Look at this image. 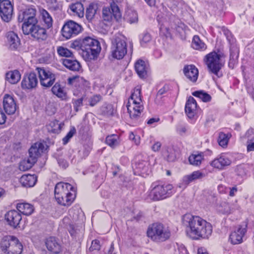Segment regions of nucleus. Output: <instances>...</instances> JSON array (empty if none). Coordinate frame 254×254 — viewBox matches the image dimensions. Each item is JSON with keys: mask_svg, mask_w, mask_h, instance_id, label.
Here are the masks:
<instances>
[{"mask_svg": "<svg viewBox=\"0 0 254 254\" xmlns=\"http://www.w3.org/2000/svg\"><path fill=\"white\" fill-rule=\"evenodd\" d=\"M6 119L5 115L2 111L1 108H0V124H3L5 122Z\"/></svg>", "mask_w": 254, "mask_h": 254, "instance_id": "60", "label": "nucleus"}, {"mask_svg": "<svg viewBox=\"0 0 254 254\" xmlns=\"http://www.w3.org/2000/svg\"><path fill=\"white\" fill-rule=\"evenodd\" d=\"M128 102L136 103L138 104L140 103H142L141 97V89L140 87H137L134 88L133 92L128 99Z\"/></svg>", "mask_w": 254, "mask_h": 254, "instance_id": "38", "label": "nucleus"}, {"mask_svg": "<svg viewBox=\"0 0 254 254\" xmlns=\"http://www.w3.org/2000/svg\"><path fill=\"white\" fill-rule=\"evenodd\" d=\"M128 113L131 119L136 120L139 117L144 109L142 103L128 102L127 105Z\"/></svg>", "mask_w": 254, "mask_h": 254, "instance_id": "19", "label": "nucleus"}, {"mask_svg": "<svg viewBox=\"0 0 254 254\" xmlns=\"http://www.w3.org/2000/svg\"><path fill=\"white\" fill-rule=\"evenodd\" d=\"M101 49L100 43L97 40L87 37L82 40V56L87 60H94L96 58Z\"/></svg>", "mask_w": 254, "mask_h": 254, "instance_id": "2", "label": "nucleus"}, {"mask_svg": "<svg viewBox=\"0 0 254 254\" xmlns=\"http://www.w3.org/2000/svg\"><path fill=\"white\" fill-rule=\"evenodd\" d=\"M36 162L32 158L29 157L27 160L22 161L19 165V169L22 171H25L30 169Z\"/></svg>", "mask_w": 254, "mask_h": 254, "instance_id": "41", "label": "nucleus"}, {"mask_svg": "<svg viewBox=\"0 0 254 254\" xmlns=\"http://www.w3.org/2000/svg\"><path fill=\"white\" fill-rule=\"evenodd\" d=\"M197 104L195 99L190 96L189 97L185 106V112L190 118H192L195 114Z\"/></svg>", "mask_w": 254, "mask_h": 254, "instance_id": "26", "label": "nucleus"}, {"mask_svg": "<svg viewBox=\"0 0 254 254\" xmlns=\"http://www.w3.org/2000/svg\"><path fill=\"white\" fill-rule=\"evenodd\" d=\"M220 55L213 52L205 56L206 64L209 70L214 74L217 75L218 73L222 66L220 62Z\"/></svg>", "mask_w": 254, "mask_h": 254, "instance_id": "10", "label": "nucleus"}, {"mask_svg": "<svg viewBox=\"0 0 254 254\" xmlns=\"http://www.w3.org/2000/svg\"><path fill=\"white\" fill-rule=\"evenodd\" d=\"M75 133V129L74 128L71 129L67 133L66 136L63 139V143L66 144L69 139L73 136V134Z\"/></svg>", "mask_w": 254, "mask_h": 254, "instance_id": "51", "label": "nucleus"}, {"mask_svg": "<svg viewBox=\"0 0 254 254\" xmlns=\"http://www.w3.org/2000/svg\"><path fill=\"white\" fill-rule=\"evenodd\" d=\"M231 164V160L224 154H221L210 163L211 166L219 170H223L226 167L230 165Z\"/></svg>", "mask_w": 254, "mask_h": 254, "instance_id": "21", "label": "nucleus"}, {"mask_svg": "<svg viewBox=\"0 0 254 254\" xmlns=\"http://www.w3.org/2000/svg\"><path fill=\"white\" fill-rule=\"evenodd\" d=\"M63 64L67 68L72 71H79L81 68L80 63L76 60L65 59L63 60Z\"/></svg>", "mask_w": 254, "mask_h": 254, "instance_id": "31", "label": "nucleus"}, {"mask_svg": "<svg viewBox=\"0 0 254 254\" xmlns=\"http://www.w3.org/2000/svg\"><path fill=\"white\" fill-rule=\"evenodd\" d=\"M247 223L243 222L230 235V241L231 243L236 245L241 243L243 238L247 232Z\"/></svg>", "mask_w": 254, "mask_h": 254, "instance_id": "16", "label": "nucleus"}, {"mask_svg": "<svg viewBox=\"0 0 254 254\" xmlns=\"http://www.w3.org/2000/svg\"><path fill=\"white\" fill-rule=\"evenodd\" d=\"M82 30V26L80 24L72 20H69L63 25L62 34L63 37L68 39L77 35Z\"/></svg>", "mask_w": 254, "mask_h": 254, "instance_id": "9", "label": "nucleus"}, {"mask_svg": "<svg viewBox=\"0 0 254 254\" xmlns=\"http://www.w3.org/2000/svg\"><path fill=\"white\" fill-rule=\"evenodd\" d=\"M100 247L101 246L100 241L98 240H94L92 242L91 247L89 248V250L91 251L93 250H99Z\"/></svg>", "mask_w": 254, "mask_h": 254, "instance_id": "55", "label": "nucleus"}, {"mask_svg": "<svg viewBox=\"0 0 254 254\" xmlns=\"http://www.w3.org/2000/svg\"><path fill=\"white\" fill-rule=\"evenodd\" d=\"M119 136L117 134H111L108 135L106 138V143L109 146L112 148H114L119 144Z\"/></svg>", "mask_w": 254, "mask_h": 254, "instance_id": "44", "label": "nucleus"}, {"mask_svg": "<svg viewBox=\"0 0 254 254\" xmlns=\"http://www.w3.org/2000/svg\"><path fill=\"white\" fill-rule=\"evenodd\" d=\"M135 70L141 78H145L148 70V66L147 64L142 60H137L134 64Z\"/></svg>", "mask_w": 254, "mask_h": 254, "instance_id": "25", "label": "nucleus"}, {"mask_svg": "<svg viewBox=\"0 0 254 254\" xmlns=\"http://www.w3.org/2000/svg\"><path fill=\"white\" fill-rule=\"evenodd\" d=\"M125 19L130 24L136 23L138 21V15L136 11L128 10L126 12Z\"/></svg>", "mask_w": 254, "mask_h": 254, "instance_id": "42", "label": "nucleus"}, {"mask_svg": "<svg viewBox=\"0 0 254 254\" xmlns=\"http://www.w3.org/2000/svg\"><path fill=\"white\" fill-rule=\"evenodd\" d=\"M236 170L239 176H244L246 175L247 172L243 166L240 165L237 166Z\"/></svg>", "mask_w": 254, "mask_h": 254, "instance_id": "57", "label": "nucleus"}, {"mask_svg": "<svg viewBox=\"0 0 254 254\" xmlns=\"http://www.w3.org/2000/svg\"><path fill=\"white\" fill-rule=\"evenodd\" d=\"M236 57V58H238V51L236 49H230V58Z\"/></svg>", "mask_w": 254, "mask_h": 254, "instance_id": "62", "label": "nucleus"}, {"mask_svg": "<svg viewBox=\"0 0 254 254\" xmlns=\"http://www.w3.org/2000/svg\"><path fill=\"white\" fill-rule=\"evenodd\" d=\"M40 15L45 26L48 28L52 27L53 25V18L50 13L45 9L40 10Z\"/></svg>", "mask_w": 254, "mask_h": 254, "instance_id": "36", "label": "nucleus"}, {"mask_svg": "<svg viewBox=\"0 0 254 254\" xmlns=\"http://www.w3.org/2000/svg\"><path fill=\"white\" fill-rule=\"evenodd\" d=\"M37 84L38 79L36 74L31 72L23 77L21 82V87L23 89H31L36 87Z\"/></svg>", "mask_w": 254, "mask_h": 254, "instance_id": "20", "label": "nucleus"}, {"mask_svg": "<svg viewBox=\"0 0 254 254\" xmlns=\"http://www.w3.org/2000/svg\"><path fill=\"white\" fill-rule=\"evenodd\" d=\"M204 177V174L199 171H194L191 174L186 175L184 177L183 182L185 185L187 186L190 182L202 178Z\"/></svg>", "mask_w": 254, "mask_h": 254, "instance_id": "33", "label": "nucleus"}, {"mask_svg": "<svg viewBox=\"0 0 254 254\" xmlns=\"http://www.w3.org/2000/svg\"><path fill=\"white\" fill-rule=\"evenodd\" d=\"M129 138L130 140L134 141L136 145L140 143V137L138 135H135L133 132L129 133Z\"/></svg>", "mask_w": 254, "mask_h": 254, "instance_id": "56", "label": "nucleus"}, {"mask_svg": "<svg viewBox=\"0 0 254 254\" xmlns=\"http://www.w3.org/2000/svg\"><path fill=\"white\" fill-rule=\"evenodd\" d=\"M203 159V155L202 153L198 154H191L189 158L190 164L194 166H198L201 163Z\"/></svg>", "mask_w": 254, "mask_h": 254, "instance_id": "43", "label": "nucleus"}, {"mask_svg": "<svg viewBox=\"0 0 254 254\" xmlns=\"http://www.w3.org/2000/svg\"><path fill=\"white\" fill-rule=\"evenodd\" d=\"M173 16L169 14H160L157 16V21L160 26V31L161 34L168 37L170 35L169 28L170 20Z\"/></svg>", "mask_w": 254, "mask_h": 254, "instance_id": "14", "label": "nucleus"}, {"mask_svg": "<svg viewBox=\"0 0 254 254\" xmlns=\"http://www.w3.org/2000/svg\"><path fill=\"white\" fill-rule=\"evenodd\" d=\"M191 46L194 49L197 50H204L207 48L205 44L200 39L197 35L194 36Z\"/></svg>", "mask_w": 254, "mask_h": 254, "instance_id": "40", "label": "nucleus"}, {"mask_svg": "<svg viewBox=\"0 0 254 254\" xmlns=\"http://www.w3.org/2000/svg\"><path fill=\"white\" fill-rule=\"evenodd\" d=\"M2 251L5 254H21L23 246L18 239L14 236H6L0 242Z\"/></svg>", "mask_w": 254, "mask_h": 254, "instance_id": "4", "label": "nucleus"}, {"mask_svg": "<svg viewBox=\"0 0 254 254\" xmlns=\"http://www.w3.org/2000/svg\"><path fill=\"white\" fill-rule=\"evenodd\" d=\"M247 149L248 152L254 151V137L248 138L247 142Z\"/></svg>", "mask_w": 254, "mask_h": 254, "instance_id": "54", "label": "nucleus"}, {"mask_svg": "<svg viewBox=\"0 0 254 254\" xmlns=\"http://www.w3.org/2000/svg\"><path fill=\"white\" fill-rule=\"evenodd\" d=\"M168 89V87L167 86H164L162 88H161L157 92V96L159 97L161 96L165 93L167 92ZM161 97H160L161 98Z\"/></svg>", "mask_w": 254, "mask_h": 254, "instance_id": "59", "label": "nucleus"}, {"mask_svg": "<svg viewBox=\"0 0 254 254\" xmlns=\"http://www.w3.org/2000/svg\"><path fill=\"white\" fill-rule=\"evenodd\" d=\"M52 93L58 97L62 99H65L66 96V92L59 82H56L52 88Z\"/></svg>", "mask_w": 254, "mask_h": 254, "instance_id": "35", "label": "nucleus"}, {"mask_svg": "<svg viewBox=\"0 0 254 254\" xmlns=\"http://www.w3.org/2000/svg\"><path fill=\"white\" fill-rule=\"evenodd\" d=\"M36 181L37 177L34 175H23L20 179V183L25 187H32L34 186Z\"/></svg>", "mask_w": 254, "mask_h": 254, "instance_id": "29", "label": "nucleus"}, {"mask_svg": "<svg viewBox=\"0 0 254 254\" xmlns=\"http://www.w3.org/2000/svg\"><path fill=\"white\" fill-rule=\"evenodd\" d=\"M102 112L105 115L110 116L113 114L114 109L111 105H107L106 106L102 107Z\"/></svg>", "mask_w": 254, "mask_h": 254, "instance_id": "52", "label": "nucleus"}, {"mask_svg": "<svg viewBox=\"0 0 254 254\" xmlns=\"http://www.w3.org/2000/svg\"><path fill=\"white\" fill-rule=\"evenodd\" d=\"M6 37L10 48L13 50L17 49L20 44L17 35L13 31H10L7 33Z\"/></svg>", "mask_w": 254, "mask_h": 254, "instance_id": "27", "label": "nucleus"}, {"mask_svg": "<svg viewBox=\"0 0 254 254\" xmlns=\"http://www.w3.org/2000/svg\"><path fill=\"white\" fill-rule=\"evenodd\" d=\"M4 218L8 224L14 228L18 226L22 219L21 214L14 210L8 211L5 214Z\"/></svg>", "mask_w": 254, "mask_h": 254, "instance_id": "17", "label": "nucleus"}, {"mask_svg": "<svg viewBox=\"0 0 254 254\" xmlns=\"http://www.w3.org/2000/svg\"><path fill=\"white\" fill-rule=\"evenodd\" d=\"M185 76L190 81L195 82L198 75L197 68L193 64L185 65L183 68Z\"/></svg>", "mask_w": 254, "mask_h": 254, "instance_id": "22", "label": "nucleus"}, {"mask_svg": "<svg viewBox=\"0 0 254 254\" xmlns=\"http://www.w3.org/2000/svg\"><path fill=\"white\" fill-rule=\"evenodd\" d=\"M136 168L142 175L149 174V164L147 161L142 160L136 163Z\"/></svg>", "mask_w": 254, "mask_h": 254, "instance_id": "39", "label": "nucleus"}, {"mask_svg": "<svg viewBox=\"0 0 254 254\" xmlns=\"http://www.w3.org/2000/svg\"><path fill=\"white\" fill-rule=\"evenodd\" d=\"M22 30L25 35H30L32 37L37 40L44 41L48 37L45 28L38 23H34L29 25H25L22 26Z\"/></svg>", "mask_w": 254, "mask_h": 254, "instance_id": "5", "label": "nucleus"}, {"mask_svg": "<svg viewBox=\"0 0 254 254\" xmlns=\"http://www.w3.org/2000/svg\"><path fill=\"white\" fill-rule=\"evenodd\" d=\"M69 8L72 12L73 15L80 18L83 17L84 14V8L81 2H76L71 3L69 5Z\"/></svg>", "mask_w": 254, "mask_h": 254, "instance_id": "30", "label": "nucleus"}, {"mask_svg": "<svg viewBox=\"0 0 254 254\" xmlns=\"http://www.w3.org/2000/svg\"><path fill=\"white\" fill-rule=\"evenodd\" d=\"M192 95L198 97L204 102H209L211 100V97L210 95L203 91H197L192 93Z\"/></svg>", "mask_w": 254, "mask_h": 254, "instance_id": "46", "label": "nucleus"}, {"mask_svg": "<svg viewBox=\"0 0 254 254\" xmlns=\"http://www.w3.org/2000/svg\"><path fill=\"white\" fill-rule=\"evenodd\" d=\"M45 149L44 144L41 142H36L29 149V157L36 162L37 158Z\"/></svg>", "mask_w": 254, "mask_h": 254, "instance_id": "23", "label": "nucleus"}, {"mask_svg": "<svg viewBox=\"0 0 254 254\" xmlns=\"http://www.w3.org/2000/svg\"><path fill=\"white\" fill-rule=\"evenodd\" d=\"M54 124L55 128L53 129H50V128H48L49 131H51L53 133H58L60 130V125L58 124V122L56 123V124L55 123H53Z\"/></svg>", "mask_w": 254, "mask_h": 254, "instance_id": "61", "label": "nucleus"}, {"mask_svg": "<svg viewBox=\"0 0 254 254\" xmlns=\"http://www.w3.org/2000/svg\"><path fill=\"white\" fill-rule=\"evenodd\" d=\"M16 208L18 211L25 215H30L34 211V206L28 203H20L17 204Z\"/></svg>", "mask_w": 254, "mask_h": 254, "instance_id": "32", "label": "nucleus"}, {"mask_svg": "<svg viewBox=\"0 0 254 254\" xmlns=\"http://www.w3.org/2000/svg\"><path fill=\"white\" fill-rule=\"evenodd\" d=\"M13 6L10 0H2L0 2V14L5 22H9L13 15Z\"/></svg>", "mask_w": 254, "mask_h": 254, "instance_id": "15", "label": "nucleus"}, {"mask_svg": "<svg viewBox=\"0 0 254 254\" xmlns=\"http://www.w3.org/2000/svg\"><path fill=\"white\" fill-rule=\"evenodd\" d=\"M57 52L60 56L67 58L70 57L72 55V52L70 50L63 47H58Z\"/></svg>", "mask_w": 254, "mask_h": 254, "instance_id": "48", "label": "nucleus"}, {"mask_svg": "<svg viewBox=\"0 0 254 254\" xmlns=\"http://www.w3.org/2000/svg\"><path fill=\"white\" fill-rule=\"evenodd\" d=\"M121 16L119 7L115 2L111 3L109 7L103 9L102 17L105 21H111L113 18L118 21L121 18Z\"/></svg>", "mask_w": 254, "mask_h": 254, "instance_id": "11", "label": "nucleus"}, {"mask_svg": "<svg viewBox=\"0 0 254 254\" xmlns=\"http://www.w3.org/2000/svg\"><path fill=\"white\" fill-rule=\"evenodd\" d=\"M83 98L81 97L77 99H73L72 102L73 104V107L76 112L79 110V108L81 107L83 105Z\"/></svg>", "mask_w": 254, "mask_h": 254, "instance_id": "50", "label": "nucleus"}, {"mask_svg": "<svg viewBox=\"0 0 254 254\" xmlns=\"http://www.w3.org/2000/svg\"><path fill=\"white\" fill-rule=\"evenodd\" d=\"M151 40V37L149 33H144L140 39V44L142 46H143V44L149 42Z\"/></svg>", "mask_w": 254, "mask_h": 254, "instance_id": "53", "label": "nucleus"}, {"mask_svg": "<svg viewBox=\"0 0 254 254\" xmlns=\"http://www.w3.org/2000/svg\"><path fill=\"white\" fill-rule=\"evenodd\" d=\"M72 191L74 192L73 187L68 183L59 182L55 187V197L58 203H63V195L68 194V192Z\"/></svg>", "mask_w": 254, "mask_h": 254, "instance_id": "12", "label": "nucleus"}, {"mask_svg": "<svg viewBox=\"0 0 254 254\" xmlns=\"http://www.w3.org/2000/svg\"><path fill=\"white\" fill-rule=\"evenodd\" d=\"M46 245L48 250L54 253L58 254L61 251V246L55 237H50L48 238Z\"/></svg>", "mask_w": 254, "mask_h": 254, "instance_id": "28", "label": "nucleus"}, {"mask_svg": "<svg viewBox=\"0 0 254 254\" xmlns=\"http://www.w3.org/2000/svg\"><path fill=\"white\" fill-rule=\"evenodd\" d=\"M81 46L82 41L80 42L78 41H74L73 43L71 44L70 47L73 49L78 50L79 49L81 50Z\"/></svg>", "mask_w": 254, "mask_h": 254, "instance_id": "58", "label": "nucleus"}, {"mask_svg": "<svg viewBox=\"0 0 254 254\" xmlns=\"http://www.w3.org/2000/svg\"><path fill=\"white\" fill-rule=\"evenodd\" d=\"M231 136V134H225L222 132H220L218 139L219 144L222 147L226 146Z\"/></svg>", "mask_w": 254, "mask_h": 254, "instance_id": "45", "label": "nucleus"}, {"mask_svg": "<svg viewBox=\"0 0 254 254\" xmlns=\"http://www.w3.org/2000/svg\"><path fill=\"white\" fill-rule=\"evenodd\" d=\"M147 234L153 241L160 243L169 239L171 236V232L162 224L154 223L149 227Z\"/></svg>", "mask_w": 254, "mask_h": 254, "instance_id": "3", "label": "nucleus"}, {"mask_svg": "<svg viewBox=\"0 0 254 254\" xmlns=\"http://www.w3.org/2000/svg\"><path fill=\"white\" fill-rule=\"evenodd\" d=\"M72 192V191H70L67 195L65 194V195H63V199L64 200L63 201L64 203L59 204L64 206L70 205L74 200L75 197L74 194Z\"/></svg>", "mask_w": 254, "mask_h": 254, "instance_id": "47", "label": "nucleus"}, {"mask_svg": "<svg viewBox=\"0 0 254 254\" xmlns=\"http://www.w3.org/2000/svg\"><path fill=\"white\" fill-rule=\"evenodd\" d=\"M97 9V4L94 2L90 3L87 7L85 16L88 21H91L94 18Z\"/></svg>", "mask_w": 254, "mask_h": 254, "instance_id": "37", "label": "nucleus"}, {"mask_svg": "<svg viewBox=\"0 0 254 254\" xmlns=\"http://www.w3.org/2000/svg\"><path fill=\"white\" fill-rule=\"evenodd\" d=\"M230 190L229 195L232 197L234 196L238 191V189L236 186L230 188Z\"/></svg>", "mask_w": 254, "mask_h": 254, "instance_id": "64", "label": "nucleus"}, {"mask_svg": "<svg viewBox=\"0 0 254 254\" xmlns=\"http://www.w3.org/2000/svg\"><path fill=\"white\" fill-rule=\"evenodd\" d=\"M127 44L126 41L119 37H117L112 41L111 53L113 58L122 59L127 54Z\"/></svg>", "mask_w": 254, "mask_h": 254, "instance_id": "8", "label": "nucleus"}, {"mask_svg": "<svg viewBox=\"0 0 254 254\" xmlns=\"http://www.w3.org/2000/svg\"><path fill=\"white\" fill-rule=\"evenodd\" d=\"M36 11L33 8H29L19 12L18 20L20 22H24L22 26L25 25H30L34 23H38L36 17Z\"/></svg>", "mask_w": 254, "mask_h": 254, "instance_id": "13", "label": "nucleus"}, {"mask_svg": "<svg viewBox=\"0 0 254 254\" xmlns=\"http://www.w3.org/2000/svg\"><path fill=\"white\" fill-rule=\"evenodd\" d=\"M102 99V96L100 95H94L89 98V105L91 107H93L99 102Z\"/></svg>", "mask_w": 254, "mask_h": 254, "instance_id": "49", "label": "nucleus"}, {"mask_svg": "<svg viewBox=\"0 0 254 254\" xmlns=\"http://www.w3.org/2000/svg\"><path fill=\"white\" fill-rule=\"evenodd\" d=\"M173 188L170 184L155 186L150 191V197L155 201L163 199L172 193Z\"/></svg>", "mask_w": 254, "mask_h": 254, "instance_id": "6", "label": "nucleus"}, {"mask_svg": "<svg viewBox=\"0 0 254 254\" xmlns=\"http://www.w3.org/2000/svg\"><path fill=\"white\" fill-rule=\"evenodd\" d=\"M3 109L8 115L13 114L17 109V105L13 97L9 95H4L3 99Z\"/></svg>", "mask_w": 254, "mask_h": 254, "instance_id": "18", "label": "nucleus"}, {"mask_svg": "<svg viewBox=\"0 0 254 254\" xmlns=\"http://www.w3.org/2000/svg\"><path fill=\"white\" fill-rule=\"evenodd\" d=\"M6 80L11 84H16L21 78L19 71L14 70L8 71L6 73Z\"/></svg>", "mask_w": 254, "mask_h": 254, "instance_id": "34", "label": "nucleus"}, {"mask_svg": "<svg viewBox=\"0 0 254 254\" xmlns=\"http://www.w3.org/2000/svg\"><path fill=\"white\" fill-rule=\"evenodd\" d=\"M182 223L187 228L188 234L193 239H208L212 234L211 224L198 216L185 214Z\"/></svg>", "mask_w": 254, "mask_h": 254, "instance_id": "1", "label": "nucleus"}, {"mask_svg": "<svg viewBox=\"0 0 254 254\" xmlns=\"http://www.w3.org/2000/svg\"><path fill=\"white\" fill-rule=\"evenodd\" d=\"M40 84L45 88L51 87L55 82L56 76L55 73L43 67H37Z\"/></svg>", "mask_w": 254, "mask_h": 254, "instance_id": "7", "label": "nucleus"}, {"mask_svg": "<svg viewBox=\"0 0 254 254\" xmlns=\"http://www.w3.org/2000/svg\"><path fill=\"white\" fill-rule=\"evenodd\" d=\"M161 146V143L160 142H155L152 147V148L153 151H158Z\"/></svg>", "mask_w": 254, "mask_h": 254, "instance_id": "63", "label": "nucleus"}, {"mask_svg": "<svg viewBox=\"0 0 254 254\" xmlns=\"http://www.w3.org/2000/svg\"><path fill=\"white\" fill-rule=\"evenodd\" d=\"M240 206L237 202L233 204H230L226 202H222L218 206V210L223 214L228 215L233 213L235 210L239 209Z\"/></svg>", "mask_w": 254, "mask_h": 254, "instance_id": "24", "label": "nucleus"}]
</instances>
